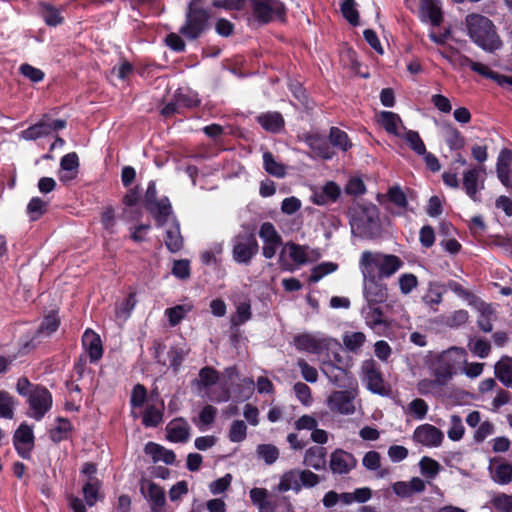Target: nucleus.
I'll return each mask as SVG.
<instances>
[{
    "instance_id": "1a4fd4ad",
    "label": "nucleus",
    "mask_w": 512,
    "mask_h": 512,
    "mask_svg": "<svg viewBox=\"0 0 512 512\" xmlns=\"http://www.w3.org/2000/svg\"><path fill=\"white\" fill-rule=\"evenodd\" d=\"M358 396V386L346 390L333 391L327 397V406L333 413L352 415L356 411L355 399Z\"/></svg>"
},
{
    "instance_id": "a878e982",
    "label": "nucleus",
    "mask_w": 512,
    "mask_h": 512,
    "mask_svg": "<svg viewBox=\"0 0 512 512\" xmlns=\"http://www.w3.org/2000/svg\"><path fill=\"white\" fill-rule=\"evenodd\" d=\"M166 431L167 438L172 442H186L190 436L189 424L182 418L170 421Z\"/></svg>"
},
{
    "instance_id": "4d7b16f0",
    "label": "nucleus",
    "mask_w": 512,
    "mask_h": 512,
    "mask_svg": "<svg viewBox=\"0 0 512 512\" xmlns=\"http://www.w3.org/2000/svg\"><path fill=\"white\" fill-rule=\"evenodd\" d=\"M189 354V348L187 346H176L169 351L170 366L174 371H178L186 356Z\"/></svg>"
},
{
    "instance_id": "0e129e2a",
    "label": "nucleus",
    "mask_w": 512,
    "mask_h": 512,
    "mask_svg": "<svg viewBox=\"0 0 512 512\" xmlns=\"http://www.w3.org/2000/svg\"><path fill=\"white\" fill-rule=\"evenodd\" d=\"M491 504L499 512H512V495L498 493L491 499Z\"/></svg>"
},
{
    "instance_id": "9d476101",
    "label": "nucleus",
    "mask_w": 512,
    "mask_h": 512,
    "mask_svg": "<svg viewBox=\"0 0 512 512\" xmlns=\"http://www.w3.org/2000/svg\"><path fill=\"white\" fill-rule=\"evenodd\" d=\"M321 372L327 377L328 381L339 388H352L357 385V381L347 367H340L329 360H322L320 363Z\"/></svg>"
},
{
    "instance_id": "412c9836",
    "label": "nucleus",
    "mask_w": 512,
    "mask_h": 512,
    "mask_svg": "<svg viewBox=\"0 0 512 512\" xmlns=\"http://www.w3.org/2000/svg\"><path fill=\"white\" fill-rule=\"evenodd\" d=\"M357 464L356 458L349 452L337 449L330 456V468L333 473H349Z\"/></svg>"
},
{
    "instance_id": "0eeeda50",
    "label": "nucleus",
    "mask_w": 512,
    "mask_h": 512,
    "mask_svg": "<svg viewBox=\"0 0 512 512\" xmlns=\"http://www.w3.org/2000/svg\"><path fill=\"white\" fill-rule=\"evenodd\" d=\"M360 379L370 392L380 396L389 395L390 387L385 382L378 364L373 359H367L362 362Z\"/></svg>"
},
{
    "instance_id": "473e14b6",
    "label": "nucleus",
    "mask_w": 512,
    "mask_h": 512,
    "mask_svg": "<svg viewBox=\"0 0 512 512\" xmlns=\"http://www.w3.org/2000/svg\"><path fill=\"white\" fill-rule=\"evenodd\" d=\"M145 452L146 454L151 455L155 462L162 461L166 464H173L176 458L173 451L153 442L146 444Z\"/></svg>"
},
{
    "instance_id": "9b49d317",
    "label": "nucleus",
    "mask_w": 512,
    "mask_h": 512,
    "mask_svg": "<svg viewBox=\"0 0 512 512\" xmlns=\"http://www.w3.org/2000/svg\"><path fill=\"white\" fill-rule=\"evenodd\" d=\"M30 416L40 420L52 406V396L44 387H35L29 393Z\"/></svg>"
},
{
    "instance_id": "6ab92c4d",
    "label": "nucleus",
    "mask_w": 512,
    "mask_h": 512,
    "mask_svg": "<svg viewBox=\"0 0 512 512\" xmlns=\"http://www.w3.org/2000/svg\"><path fill=\"white\" fill-rule=\"evenodd\" d=\"M488 472L492 481L499 485L512 482V465L503 458L494 457L489 461Z\"/></svg>"
},
{
    "instance_id": "5701e85b",
    "label": "nucleus",
    "mask_w": 512,
    "mask_h": 512,
    "mask_svg": "<svg viewBox=\"0 0 512 512\" xmlns=\"http://www.w3.org/2000/svg\"><path fill=\"white\" fill-rule=\"evenodd\" d=\"M378 121L389 134L397 137L402 136L406 129L399 115L391 111H381L378 114Z\"/></svg>"
},
{
    "instance_id": "c03bdc74",
    "label": "nucleus",
    "mask_w": 512,
    "mask_h": 512,
    "mask_svg": "<svg viewBox=\"0 0 512 512\" xmlns=\"http://www.w3.org/2000/svg\"><path fill=\"white\" fill-rule=\"evenodd\" d=\"M49 202L40 198L33 197L26 208L27 215L31 221H36L42 217L48 209Z\"/></svg>"
},
{
    "instance_id": "603ef678",
    "label": "nucleus",
    "mask_w": 512,
    "mask_h": 512,
    "mask_svg": "<svg viewBox=\"0 0 512 512\" xmlns=\"http://www.w3.org/2000/svg\"><path fill=\"white\" fill-rule=\"evenodd\" d=\"M329 140L334 147L339 148L342 151H347L352 147V143L350 142L346 132L337 127H332L330 129Z\"/></svg>"
},
{
    "instance_id": "4be33fe9",
    "label": "nucleus",
    "mask_w": 512,
    "mask_h": 512,
    "mask_svg": "<svg viewBox=\"0 0 512 512\" xmlns=\"http://www.w3.org/2000/svg\"><path fill=\"white\" fill-rule=\"evenodd\" d=\"M462 62L468 63L474 72H477L487 78L495 80L500 86L508 88L512 91V76L500 75L491 71L486 65L472 61L470 58H460Z\"/></svg>"
},
{
    "instance_id": "cd10ccee",
    "label": "nucleus",
    "mask_w": 512,
    "mask_h": 512,
    "mask_svg": "<svg viewBox=\"0 0 512 512\" xmlns=\"http://www.w3.org/2000/svg\"><path fill=\"white\" fill-rule=\"evenodd\" d=\"M148 210L152 213L155 219L158 222V225H164L171 218L172 221L175 220L172 215V207L167 198H163L159 201L150 202L148 204Z\"/></svg>"
},
{
    "instance_id": "ea45409f",
    "label": "nucleus",
    "mask_w": 512,
    "mask_h": 512,
    "mask_svg": "<svg viewBox=\"0 0 512 512\" xmlns=\"http://www.w3.org/2000/svg\"><path fill=\"white\" fill-rule=\"evenodd\" d=\"M310 148L321 158L331 159L334 156V152L325 141L324 138L318 135H312L307 139Z\"/></svg>"
},
{
    "instance_id": "864d4df0",
    "label": "nucleus",
    "mask_w": 512,
    "mask_h": 512,
    "mask_svg": "<svg viewBox=\"0 0 512 512\" xmlns=\"http://www.w3.org/2000/svg\"><path fill=\"white\" fill-rule=\"evenodd\" d=\"M428 410V404L423 399L416 398L407 405L405 412L417 420H422L426 417Z\"/></svg>"
},
{
    "instance_id": "7c9ffc66",
    "label": "nucleus",
    "mask_w": 512,
    "mask_h": 512,
    "mask_svg": "<svg viewBox=\"0 0 512 512\" xmlns=\"http://www.w3.org/2000/svg\"><path fill=\"white\" fill-rule=\"evenodd\" d=\"M304 464L315 470H322L326 465V449L319 446L310 447L304 455Z\"/></svg>"
},
{
    "instance_id": "13d9d810",
    "label": "nucleus",
    "mask_w": 512,
    "mask_h": 512,
    "mask_svg": "<svg viewBox=\"0 0 512 512\" xmlns=\"http://www.w3.org/2000/svg\"><path fill=\"white\" fill-rule=\"evenodd\" d=\"M222 252L223 245L221 243H214L201 253V261L205 265H214L219 261V256Z\"/></svg>"
},
{
    "instance_id": "3c124183",
    "label": "nucleus",
    "mask_w": 512,
    "mask_h": 512,
    "mask_svg": "<svg viewBox=\"0 0 512 512\" xmlns=\"http://www.w3.org/2000/svg\"><path fill=\"white\" fill-rule=\"evenodd\" d=\"M191 310L192 305L180 304L171 308H167L165 310V315L167 316L170 325L176 326Z\"/></svg>"
},
{
    "instance_id": "c9c22d12",
    "label": "nucleus",
    "mask_w": 512,
    "mask_h": 512,
    "mask_svg": "<svg viewBox=\"0 0 512 512\" xmlns=\"http://www.w3.org/2000/svg\"><path fill=\"white\" fill-rule=\"evenodd\" d=\"M446 292L445 285L439 282H429L427 292L422 297L423 302L433 308L442 302V297Z\"/></svg>"
},
{
    "instance_id": "bf43d9fd",
    "label": "nucleus",
    "mask_w": 512,
    "mask_h": 512,
    "mask_svg": "<svg viewBox=\"0 0 512 512\" xmlns=\"http://www.w3.org/2000/svg\"><path fill=\"white\" fill-rule=\"evenodd\" d=\"M162 416L161 409L150 405L144 411L142 422L147 427H155L162 421Z\"/></svg>"
},
{
    "instance_id": "e2e57ef3",
    "label": "nucleus",
    "mask_w": 512,
    "mask_h": 512,
    "mask_svg": "<svg viewBox=\"0 0 512 512\" xmlns=\"http://www.w3.org/2000/svg\"><path fill=\"white\" fill-rule=\"evenodd\" d=\"M258 455L266 464H273L279 457V450L272 444H261L257 447Z\"/></svg>"
},
{
    "instance_id": "58836bf2",
    "label": "nucleus",
    "mask_w": 512,
    "mask_h": 512,
    "mask_svg": "<svg viewBox=\"0 0 512 512\" xmlns=\"http://www.w3.org/2000/svg\"><path fill=\"white\" fill-rule=\"evenodd\" d=\"M40 15L46 25L50 27H56L62 24L64 20L61 10L47 3L41 5Z\"/></svg>"
},
{
    "instance_id": "680f3d73",
    "label": "nucleus",
    "mask_w": 512,
    "mask_h": 512,
    "mask_svg": "<svg viewBox=\"0 0 512 512\" xmlns=\"http://www.w3.org/2000/svg\"><path fill=\"white\" fill-rule=\"evenodd\" d=\"M337 270V264L332 262H324L317 266H315L312 269L311 275H310V281L311 282H318L320 281L324 276L334 272Z\"/></svg>"
},
{
    "instance_id": "338daca9",
    "label": "nucleus",
    "mask_w": 512,
    "mask_h": 512,
    "mask_svg": "<svg viewBox=\"0 0 512 512\" xmlns=\"http://www.w3.org/2000/svg\"><path fill=\"white\" fill-rule=\"evenodd\" d=\"M341 11L345 19L350 24H352L353 26L359 24L358 11L355 7V2L353 0H345L341 5Z\"/></svg>"
},
{
    "instance_id": "20e7f679",
    "label": "nucleus",
    "mask_w": 512,
    "mask_h": 512,
    "mask_svg": "<svg viewBox=\"0 0 512 512\" xmlns=\"http://www.w3.org/2000/svg\"><path fill=\"white\" fill-rule=\"evenodd\" d=\"M466 350L451 347L440 353L433 364V376L439 386L446 385L456 374L457 367L466 363Z\"/></svg>"
},
{
    "instance_id": "39448f33",
    "label": "nucleus",
    "mask_w": 512,
    "mask_h": 512,
    "mask_svg": "<svg viewBox=\"0 0 512 512\" xmlns=\"http://www.w3.org/2000/svg\"><path fill=\"white\" fill-rule=\"evenodd\" d=\"M210 15L198 0H191L185 14V22L179 29L188 40L198 39L209 27Z\"/></svg>"
},
{
    "instance_id": "69168bd1",
    "label": "nucleus",
    "mask_w": 512,
    "mask_h": 512,
    "mask_svg": "<svg viewBox=\"0 0 512 512\" xmlns=\"http://www.w3.org/2000/svg\"><path fill=\"white\" fill-rule=\"evenodd\" d=\"M247 435V426L241 420H236L231 424L229 431V439L231 442H242Z\"/></svg>"
},
{
    "instance_id": "6e6552de",
    "label": "nucleus",
    "mask_w": 512,
    "mask_h": 512,
    "mask_svg": "<svg viewBox=\"0 0 512 512\" xmlns=\"http://www.w3.org/2000/svg\"><path fill=\"white\" fill-rule=\"evenodd\" d=\"M293 343L297 350L311 354H322L332 350L339 343L320 333H303L294 337Z\"/></svg>"
},
{
    "instance_id": "de8ad7c7",
    "label": "nucleus",
    "mask_w": 512,
    "mask_h": 512,
    "mask_svg": "<svg viewBox=\"0 0 512 512\" xmlns=\"http://www.w3.org/2000/svg\"><path fill=\"white\" fill-rule=\"evenodd\" d=\"M469 350L479 358H487L491 351L489 341L481 337H471L467 344Z\"/></svg>"
},
{
    "instance_id": "b1692460",
    "label": "nucleus",
    "mask_w": 512,
    "mask_h": 512,
    "mask_svg": "<svg viewBox=\"0 0 512 512\" xmlns=\"http://www.w3.org/2000/svg\"><path fill=\"white\" fill-rule=\"evenodd\" d=\"M82 343L92 362L98 361L102 357V342L94 331L87 329L82 336Z\"/></svg>"
},
{
    "instance_id": "2eb2a0df",
    "label": "nucleus",
    "mask_w": 512,
    "mask_h": 512,
    "mask_svg": "<svg viewBox=\"0 0 512 512\" xmlns=\"http://www.w3.org/2000/svg\"><path fill=\"white\" fill-rule=\"evenodd\" d=\"M484 169L471 168L463 173V188L470 199L480 201L478 192L484 188Z\"/></svg>"
},
{
    "instance_id": "f3484780",
    "label": "nucleus",
    "mask_w": 512,
    "mask_h": 512,
    "mask_svg": "<svg viewBox=\"0 0 512 512\" xmlns=\"http://www.w3.org/2000/svg\"><path fill=\"white\" fill-rule=\"evenodd\" d=\"M257 249V242L252 236L237 237L233 246V258L238 263H248Z\"/></svg>"
},
{
    "instance_id": "f03ea898",
    "label": "nucleus",
    "mask_w": 512,
    "mask_h": 512,
    "mask_svg": "<svg viewBox=\"0 0 512 512\" xmlns=\"http://www.w3.org/2000/svg\"><path fill=\"white\" fill-rule=\"evenodd\" d=\"M468 35L483 50L493 52L501 47V40L493 22L480 14H469L465 18Z\"/></svg>"
},
{
    "instance_id": "09e8293b",
    "label": "nucleus",
    "mask_w": 512,
    "mask_h": 512,
    "mask_svg": "<svg viewBox=\"0 0 512 512\" xmlns=\"http://www.w3.org/2000/svg\"><path fill=\"white\" fill-rule=\"evenodd\" d=\"M263 165L265 171L274 177L282 178L286 173L285 166L277 162L270 152L263 154Z\"/></svg>"
},
{
    "instance_id": "8fccbe9b",
    "label": "nucleus",
    "mask_w": 512,
    "mask_h": 512,
    "mask_svg": "<svg viewBox=\"0 0 512 512\" xmlns=\"http://www.w3.org/2000/svg\"><path fill=\"white\" fill-rule=\"evenodd\" d=\"M400 138H403L410 149L413 150L417 155L425 154L426 146L418 132L405 129Z\"/></svg>"
},
{
    "instance_id": "f257e3e1",
    "label": "nucleus",
    "mask_w": 512,
    "mask_h": 512,
    "mask_svg": "<svg viewBox=\"0 0 512 512\" xmlns=\"http://www.w3.org/2000/svg\"><path fill=\"white\" fill-rule=\"evenodd\" d=\"M403 261L396 255L381 252L364 251L359 260L361 274L390 278L403 266Z\"/></svg>"
},
{
    "instance_id": "bb28decb",
    "label": "nucleus",
    "mask_w": 512,
    "mask_h": 512,
    "mask_svg": "<svg viewBox=\"0 0 512 512\" xmlns=\"http://www.w3.org/2000/svg\"><path fill=\"white\" fill-rule=\"evenodd\" d=\"M143 496L148 500L150 506L165 505L166 498L164 490L150 480H143L140 485Z\"/></svg>"
},
{
    "instance_id": "2f4dec72",
    "label": "nucleus",
    "mask_w": 512,
    "mask_h": 512,
    "mask_svg": "<svg viewBox=\"0 0 512 512\" xmlns=\"http://www.w3.org/2000/svg\"><path fill=\"white\" fill-rule=\"evenodd\" d=\"M284 254H288L297 265H303L310 260L308 248L294 243H287L283 247L280 259H282Z\"/></svg>"
},
{
    "instance_id": "72a5a7b5",
    "label": "nucleus",
    "mask_w": 512,
    "mask_h": 512,
    "mask_svg": "<svg viewBox=\"0 0 512 512\" xmlns=\"http://www.w3.org/2000/svg\"><path fill=\"white\" fill-rule=\"evenodd\" d=\"M60 324V319L57 313L52 312L45 316L39 329L36 333V340L40 342L42 339L50 337L54 332L57 331Z\"/></svg>"
},
{
    "instance_id": "7ed1b4c3",
    "label": "nucleus",
    "mask_w": 512,
    "mask_h": 512,
    "mask_svg": "<svg viewBox=\"0 0 512 512\" xmlns=\"http://www.w3.org/2000/svg\"><path fill=\"white\" fill-rule=\"evenodd\" d=\"M350 225L352 233L363 238H372L380 231L378 208L373 204H357L351 208Z\"/></svg>"
},
{
    "instance_id": "f704fd0d",
    "label": "nucleus",
    "mask_w": 512,
    "mask_h": 512,
    "mask_svg": "<svg viewBox=\"0 0 512 512\" xmlns=\"http://www.w3.org/2000/svg\"><path fill=\"white\" fill-rule=\"evenodd\" d=\"M165 245L172 253L178 252L183 247L180 226L176 220H173L172 225L166 231Z\"/></svg>"
},
{
    "instance_id": "37998d69",
    "label": "nucleus",
    "mask_w": 512,
    "mask_h": 512,
    "mask_svg": "<svg viewBox=\"0 0 512 512\" xmlns=\"http://www.w3.org/2000/svg\"><path fill=\"white\" fill-rule=\"evenodd\" d=\"M251 305L249 301L236 304V311L231 316L230 322L233 327L241 326L251 319Z\"/></svg>"
},
{
    "instance_id": "052dcab7",
    "label": "nucleus",
    "mask_w": 512,
    "mask_h": 512,
    "mask_svg": "<svg viewBox=\"0 0 512 512\" xmlns=\"http://www.w3.org/2000/svg\"><path fill=\"white\" fill-rule=\"evenodd\" d=\"M177 104L181 107H194L198 105L199 99L197 94L187 89H179L175 94Z\"/></svg>"
},
{
    "instance_id": "6e6d98bb",
    "label": "nucleus",
    "mask_w": 512,
    "mask_h": 512,
    "mask_svg": "<svg viewBox=\"0 0 512 512\" xmlns=\"http://www.w3.org/2000/svg\"><path fill=\"white\" fill-rule=\"evenodd\" d=\"M15 400L6 391H0V417L12 419L14 415Z\"/></svg>"
},
{
    "instance_id": "f8f14e48",
    "label": "nucleus",
    "mask_w": 512,
    "mask_h": 512,
    "mask_svg": "<svg viewBox=\"0 0 512 512\" xmlns=\"http://www.w3.org/2000/svg\"><path fill=\"white\" fill-rule=\"evenodd\" d=\"M253 16L260 23H268L284 14V6L278 0H252Z\"/></svg>"
},
{
    "instance_id": "a211bd4d",
    "label": "nucleus",
    "mask_w": 512,
    "mask_h": 512,
    "mask_svg": "<svg viewBox=\"0 0 512 512\" xmlns=\"http://www.w3.org/2000/svg\"><path fill=\"white\" fill-rule=\"evenodd\" d=\"M376 304H367L362 313L367 326L373 329L377 334H382L391 327V322L384 316L383 312Z\"/></svg>"
},
{
    "instance_id": "4c0bfd02",
    "label": "nucleus",
    "mask_w": 512,
    "mask_h": 512,
    "mask_svg": "<svg viewBox=\"0 0 512 512\" xmlns=\"http://www.w3.org/2000/svg\"><path fill=\"white\" fill-rule=\"evenodd\" d=\"M342 341L348 351L358 353L366 342V335L360 331H347L344 333Z\"/></svg>"
},
{
    "instance_id": "79ce46f5",
    "label": "nucleus",
    "mask_w": 512,
    "mask_h": 512,
    "mask_svg": "<svg viewBox=\"0 0 512 512\" xmlns=\"http://www.w3.org/2000/svg\"><path fill=\"white\" fill-rule=\"evenodd\" d=\"M49 129L50 127L46 124V119L43 117L38 123L23 130L20 133V137L24 140H36L50 135Z\"/></svg>"
},
{
    "instance_id": "393cba45",
    "label": "nucleus",
    "mask_w": 512,
    "mask_h": 512,
    "mask_svg": "<svg viewBox=\"0 0 512 512\" xmlns=\"http://www.w3.org/2000/svg\"><path fill=\"white\" fill-rule=\"evenodd\" d=\"M340 195V188L334 182H328L319 189H315L312 195L313 203L327 205L335 202Z\"/></svg>"
},
{
    "instance_id": "774afa93",
    "label": "nucleus",
    "mask_w": 512,
    "mask_h": 512,
    "mask_svg": "<svg viewBox=\"0 0 512 512\" xmlns=\"http://www.w3.org/2000/svg\"><path fill=\"white\" fill-rule=\"evenodd\" d=\"M398 283L401 293L407 295L417 287L418 279L412 273H405L399 277Z\"/></svg>"
},
{
    "instance_id": "c756f323",
    "label": "nucleus",
    "mask_w": 512,
    "mask_h": 512,
    "mask_svg": "<svg viewBox=\"0 0 512 512\" xmlns=\"http://www.w3.org/2000/svg\"><path fill=\"white\" fill-rule=\"evenodd\" d=\"M387 198L394 208L388 207L395 215H402L408 207V201L404 192L398 186L391 187L387 192Z\"/></svg>"
},
{
    "instance_id": "ddd939ff",
    "label": "nucleus",
    "mask_w": 512,
    "mask_h": 512,
    "mask_svg": "<svg viewBox=\"0 0 512 512\" xmlns=\"http://www.w3.org/2000/svg\"><path fill=\"white\" fill-rule=\"evenodd\" d=\"M363 277V295L367 304H379L387 298V288L382 282V279L374 276H367L362 274Z\"/></svg>"
},
{
    "instance_id": "c85d7f7f",
    "label": "nucleus",
    "mask_w": 512,
    "mask_h": 512,
    "mask_svg": "<svg viewBox=\"0 0 512 512\" xmlns=\"http://www.w3.org/2000/svg\"><path fill=\"white\" fill-rule=\"evenodd\" d=\"M495 377L507 388H512V358L503 356L494 366Z\"/></svg>"
},
{
    "instance_id": "4468645a",
    "label": "nucleus",
    "mask_w": 512,
    "mask_h": 512,
    "mask_svg": "<svg viewBox=\"0 0 512 512\" xmlns=\"http://www.w3.org/2000/svg\"><path fill=\"white\" fill-rule=\"evenodd\" d=\"M443 439V432L431 424H422L413 433L414 442L429 448L439 447Z\"/></svg>"
},
{
    "instance_id": "49530a36",
    "label": "nucleus",
    "mask_w": 512,
    "mask_h": 512,
    "mask_svg": "<svg viewBox=\"0 0 512 512\" xmlns=\"http://www.w3.org/2000/svg\"><path fill=\"white\" fill-rule=\"evenodd\" d=\"M444 139L448 147L453 151L461 150L466 143L461 132L453 126H447Z\"/></svg>"
},
{
    "instance_id": "423d86ee",
    "label": "nucleus",
    "mask_w": 512,
    "mask_h": 512,
    "mask_svg": "<svg viewBox=\"0 0 512 512\" xmlns=\"http://www.w3.org/2000/svg\"><path fill=\"white\" fill-rule=\"evenodd\" d=\"M319 481V476L310 470L291 469L281 475L275 489L280 493H285L290 490L299 493L302 487H314Z\"/></svg>"
},
{
    "instance_id": "e433bc0d",
    "label": "nucleus",
    "mask_w": 512,
    "mask_h": 512,
    "mask_svg": "<svg viewBox=\"0 0 512 512\" xmlns=\"http://www.w3.org/2000/svg\"><path fill=\"white\" fill-rule=\"evenodd\" d=\"M259 124L269 132H278L284 126V120L278 112H267L258 116Z\"/></svg>"
},
{
    "instance_id": "dca6fc26",
    "label": "nucleus",
    "mask_w": 512,
    "mask_h": 512,
    "mask_svg": "<svg viewBox=\"0 0 512 512\" xmlns=\"http://www.w3.org/2000/svg\"><path fill=\"white\" fill-rule=\"evenodd\" d=\"M418 17L423 23L439 26L443 20L440 0H418Z\"/></svg>"
},
{
    "instance_id": "a19ab883",
    "label": "nucleus",
    "mask_w": 512,
    "mask_h": 512,
    "mask_svg": "<svg viewBox=\"0 0 512 512\" xmlns=\"http://www.w3.org/2000/svg\"><path fill=\"white\" fill-rule=\"evenodd\" d=\"M421 475L429 482L434 480L441 470V465L434 459L424 456L419 461Z\"/></svg>"
},
{
    "instance_id": "a18cd8bd",
    "label": "nucleus",
    "mask_w": 512,
    "mask_h": 512,
    "mask_svg": "<svg viewBox=\"0 0 512 512\" xmlns=\"http://www.w3.org/2000/svg\"><path fill=\"white\" fill-rule=\"evenodd\" d=\"M100 482L96 477H89L83 485L82 492L87 505L93 506L98 500Z\"/></svg>"
},
{
    "instance_id": "aec40b11",
    "label": "nucleus",
    "mask_w": 512,
    "mask_h": 512,
    "mask_svg": "<svg viewBox=\"0 0 512 512\" xmlns=\"http://www.w3.org/2000/svg\"><path fill=\"white\" fill-rule=\"evenodd\" d=\"M14 446L22 458H29L34 447L33 430L27 424H21L13 437Z\"/></svg>"
},
{
    "instance_id": "5fc2aeb1",
    "label": "nucleus",
    "mask_w": 512,
    "mask_h": 512,
    "mask_svg": "<svg viewBox=\"0 0 512 512\" xmlns=\"http://www.w3.org/2000/svg\"><path fill=\"white\" fill-rule=\"evenodd\" d=\"M465 434V427L462 418L459 415L450 416V427L447 431V436L452 441H459Z\"/></svg>"
}]
</instances>
